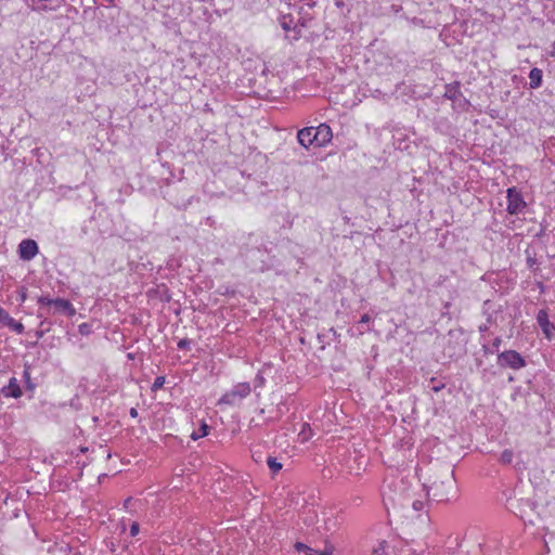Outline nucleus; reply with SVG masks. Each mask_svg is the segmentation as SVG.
Segmentation results:
<instances>
[{"instance_id": "24", "label": "nucleus", "mask_w": 555, "mask_h": 555, "mask_svg": "<svg viewBox=\"0 0 555 555\" xmlns=\"http://www.w3.org/2000/svg\"><path fill=\"white\" fill-rule=\"evenodd\" d=\"M370 321H371L370 315H369V314H364V315H362V318H361V320H360L359 324H360V325L367 324Z\"/></svg>"}, {"instance_id": "12", "label": "nucleus", "mask_w": 555, "mask_h": 555, "mask_svg": "<svg viewBox=\"0 0 555 555\" xmlns=\"http://www.w3.org/2000/svg\"><path fill=\"white\" fill-rule=\"evenodd\" d=\"M314 127H306L298 131L297 139L300 145L304 147H309L312 144H315V140L313 139Z\"/></svg>"}, {"instance_id": "22", "label": "nucleus", "mask_w": 555, "mask_h": 555, "mask_svg": "<svg viewBox=\"0 0 555 555\" xmlns=\"http://www.w3.org/2000/svg\"><path fill=\"white\" fill-rule=\"evenodd\" d=\"M8 317H9V313L7 312V310H4L0 306V323H3Z\"/></svg>"}, {"instance_id": "1", "label": "nucleus", "mask_w": 555, "mask_h": 555, "mask_svg": "<svg viewBox=\"0 0 555 555\" xmlns=\"http://www.w3.org/2000/svg\"><path fill=\"white\" fill-rule=\"evenodd\" d=\"M250 392L251 387L248 383H238L218 400V405H237L243 399L247 398Z\"/></svg>"}, {"instance_id": "17", "label": "nucleus", "mask_w": 555, "mask_h": 555, "mask_svg": "<svg viewBox=\"0 0 555 555\" xmlns=\"http://www.w3.org/2000/svg\"><path fill=\"white\" fill-rule=\"evenodd\" d=\"M267 464L272 473H278L282 468V464L274 457H269Z\"/></svg>"}, {"instance_id": "16", "label": "nucleus", "mask_w": 555, "mask_h": 555, "mask_svg": "<svg viewBox=\"0 0 555 555\" xmlns=\"http://www.w3.org/2000/svg\"><path fill=\"white\" fill-rule=\"evenodd\" d=\"M373 555H389L388 545L385 542L379 543V545L374 550ZM408 555H417L415 552H411Z\"/></svg>"}, {"instance_id": "14", "label": "nucleus", "mask_w": 555, "mask_h": 555, "mask_svg": "<svg viewBox=\"0 0 555 555\" xmlns=\"http://www.w3.org/2000/svg\"><path fill=\"white\" fill-rule=\"evenodd\" d=\"M2 324L11 328L16 334H23L25 330L24 325L21 322L13 319L10 314Z\"/></svg>"}, {"instance_id": "3", "label": "nucleus", "mask_w": 555, "mask_h": 555, "mask_svg": "<svg viewBox=\"0 0 555 555\" xmlns=\"http://www.w3.org/2000/svg\"><path fill=\"white\" fill-rule=\"evenodd\" d=\"M507 207L506 210L511 215H518L526 208V202L521 193L516 188H509L506 192Z\"/></svg>"}, {"instance_id": "23", "label": "nucleus", "mask_w": 555, "mask_h": 555, "mask_svg": "<svg viewBox=\"0 0 555 555\" xmlns=\"http://www.w3.org/2000/svg\"><path fill=\"white\" fill-rule=\"evenodd\" d=\"M281 24H282V27H283L285 30H289V29H291V22H287L285 16L283 17V20H282Z\"/></svg>"}, {"instance_id": "28", "label": "nucleus", "mask_w": 555, "mask_h": 555, "mask_svg": "<svg viewBox=\"0 0 555 555\" xmlns=\"http://www.w3.org/2000/svg\"><path fill=\"white\" fill-rule=\"evenodd\" d=\"M306 427H309V426L307 424H304V429L299 434L300 436H302L304 440L308 438L307 431H305Z\"/></svg>"}, {"instance_id": "18", "label": "nucleus", "mask_w": 555, "mask_h": 555, "mask_svg": "<svg viewBox=\"0 0 555 555\" xmlns=\"http://www.w3.org/2000/svg\"><path fill=\"white\" fill-rule=\"evenodd\" d=\"M513 456H514V454L511 450H504L501 453L500 461L504 464H509L513 461Z\"/></svg>"}, {"instance_id": "26", "label": "nucleus", "mask_w": 555, "mask_h": 555, "mask_svg": "<svg viewBox=\"0 0 555 555\" xmlns=\"http://www.w3.org/2000/svg\"><path fill=\"white\" fill-rule=\"evenodd\" d=\"M130 531H131V535H135L139 532V525L135 522L132 524Z\"/></svg>"}, {"instance_id": "30", "label": "nucleus", "mask_w": 555, "mask_h": 555, "mask_svg": "<svg viewBox=\"0 0 555 555\" xmlns=\"http://www.w3.org/2000/svg\"><path fill=\"white\" fill-rule=\"evenodd\" d=\"M130 415H131L132 417H137V415H138L137 410L132 408V409L130 410Z\"/></svg>"}, {"instance_id": "10", "label": "nucleus", "mask_w": 555, "mask_h": 555, "mask_svg": "<svg viewBox=\"0 0 555 555\" xmlns=\"http://www.w3.org/2000/svg\"><path fill=\"white\" fill-rule=\"evenodd\" d=\"M1 393L5 398H20L23 392L15 377H11L9 384L1 389Z\"/></svg>"}, {"instance_id": "31", "label": "nucleus", "mask_w": 555, "mask_h": 555, "mask_svg": "<svg viewBox=\"0 0 555 555\" xmlns=\"http://www.w3.org/2000/svg\"><path fill=\"white\" fill-rule=\"evenodd\" d=\"M183 346H185V343H184L183 340H181V341L179 343V347H180V348H182Z\"/></svg>"}, {"instance_id": "32", "label": "nucleus", "mask_w": 555, "mask_h": 555, "mask_svg": "<svg viewBox=\"0 0 555 555\" xmlns=\"http://www.w3.org/2000/svg\"><path fill=\"white\" fill-rule=\"evenodd\" d=\"M499 344H500V339L498 338V339L495 340V343H494V346H499Z\"/></svg>"}, {"instance_id": "19", "label": "nucleus", "mask_w": 555, "mask_h": 555, "mask_svg": "<svg viewBox=\"0 0 555 555\" xmlns=\"http://www.w3.org/2000/svg\"><path fill=\"white\" fill-rule=\"evenodd\" d=\"M78 332L83 335V336H87L91 333V325L89 323H81L79 326H78Z\"/></svg>"}, {"instance_id": "29", "label": "nucleus", "mask_w": 555, "mask_h": 555, "mask_svg": "<svg viewBox=\"0 0 555 555\" xmlns=\"http://www.w3.org/2000/svg\"><path fill=\"white\" fill-rule=\"evenodd\" d=\"M443 387H444V385L435 386V387L433 388V390H434L435 392H438V391H440Z\"/></svg>"}, {"instance_id": "7", "label": "nucleus", "mask_w": 555, "mask_h": 555, "mask_svg": "<svg viewBox=\"0 0 555 555\" xmlns=\"http://www.w3.org/2000/svg\"><path fill=\"white\" fill-rule=\"evenodd\" d=\"M538 324L540 325L543 334L547 339H552L555 334V326L548 320V314L545 310H540L537 315Z\"/></svg>"}, {"instance_id": "11", "label": "nucleus", "mask_w": 555, "mask_h": 555, "mask_svg": "<svg viewBox=\"0 0 555 555\" xmlns=\"http://www.w3.org/2000/svg\"><path fill=\"white\" fill-rule=\"evenodd\" d=\"M53 307H54L55 311L65 313L68 317H74L76 314L75 307L67 299L54 298Z\"/></svg>"}, {"instance_id": "21", "label": "nucleus", "mask_w": 555, "mask_h": 555, "mask_svg": "<svg viewBox=\"0 0 555 555\" xmlns=\"http://www.w3.org/2000/svg\"><path fill=\"white\" fill-rule=\"evenodd\" d=\"M53 298H50L48 296H41L38 298V304L41 306H53Z\"/></svg>"}, {"instance_id": "13", "label": "nucleus", "mask_w": 555, "mask_h": 555, "mask_svg": "<svg viewBox=\"0 0 555 555\" xmlns=\"http://www.w3.org/2000/svg\"><path fill=\"white\" fill-rule=\"evenodd\" d=\"M529 86L532 89H537L542 83V70L540 68H532L529 73Z\"/></svg>"}, {"instance_id": "25", "label": "nucleus", "mask_w": 555, "mask_h": 555, "mask_svg": "<svg viewBox=\"0 0 555 555\" xmlns=\"http://www.w3.org/2000/svg\"><path fill=\"white\" fill-rule=\"evenodd\" d=\"M256 383H257V386H262V385H263V383H264V378H263V376H262V375H260V374H258V375L256 376Z\"/></svg>"}, {"instance_id": "4", "label": "nucleus", "mask_w": 555, "mask_h": 555, "mask_svg": "<svg viewBox=\"0 0 555 555\" xmlns=\"http://www.w3.org/2000/svg\"><path fill=\"white\" fill-rule=\"evenodd\" d=\"M498 362L501 366H508L514 370H519L526 365L524 358L515 350L501 352Z\"/></svg>"}, {"instance_id": "15", "label": "nucleus", "mask_w": 555, "mask_h": 555, "mask_svg": "<svg viewBox=\"0 0 555 555\" xmlns=\"http://www.w3.org/2000/svg\"><path fill=\"white\" fill-rule=\"evenodd\" d=\"M208 429H209L208 425L205 422H203L201 427H199V429L198 430H194L191 434V438L193 440H197L199 438H203V437L208 435Z\"/></svg>"}, {"instance_id": "8", "label": "nucleus", "mask_w": 555, "mask_h": 555, "mask_svg": "<svg viewBox=\"0 0 555 555\" xmlns=\"http://www.w3.org/2000/svg\"><path fill=\"white\" fill-rule=\"evenodd\" d=\"M294 547L298 553H304L305 555H332L334 551L333 546L328 544H325L323 550H317L305 543L296 542Z\"/></svg>"}, {"instance_id": "2", "label": "nucleus", "mask_w": 555, "mask_h": 555, "mask_svg": "<svg viewBox=\"0 0 555 555\" xmlns=\"http://www.w3.org/2000/svg\"><path fill=\"white\" fill-rule=\"evenodd\" d=\"M454 488L452 478L435 482L427 490V494L431 495L435 501L442 502L450 500V492Z\"/></svg>"}, {"instance_id": "20", "label": "nucleus", "mask_w": 555, "mask_h": 555, "mask_svg": "<svg viewBox=\"0 0 555 555\" xmlns=\"http://www.w3.org/2000/svg\"><path fill=\"white\" fill-rule=\"evenodd\" d=\"M165 384V377L164 376H158L155 378L153 385H152V390H157L159 388H162Z\"/></svg>"}, {"instance_id": "6", "label": "nucleus", "mask_w": 555, "mask_h": 555, "mask_svg": "<svg viewBox=\"0 0 555 555\" xmlns=\"http://www.w3.org/2000/svg\"><path fill=\"white\" fill-rule=\"evenodd\" d=\"M38 254V245L34 240H23L18 245L20 258L29 261Z\"/></svg>"}, {"instance_id": "27", "label": "nucleus", "mask_w": 555, "mask_h": 555, "mask_svg": "<svg viewBox=\"0 0 555 555\" xmlns=\"http://www.w3.org/2000/svg\"><path fill=\"white\" fill-rule=\"evenodd\" d=\"M413 508H414L415 511H421V509L423 508V503H422L421 501H415V502L413 503Z\"/></svg>"}, {"instance_id": "9", "label": "nucleus", "mask_w": 555, "mask_h": 555, "mask_svg": "<svg viewBox=\"0 0 555 555\" xmlns=\"http://www.w3.org/2000/svg\"><path fill=\"white\" fill-rule=\"evenodd\" d=\"M337 526L338 521L332 513H323L322 519L318 520L317 530L319 532H328L335 530Z\"/></svg>"}, {"instance_id": "5", "label": "nucleus", "mask_w": 555, "mask_h": 555, "mask_svg": "<svg viewBox=\"0 0 555 555\" xmlns=\"http://www.w3.org/2000/svg\"><path fill=\"white\" fill-rule=\"evenodd\" d=\"M313 139L315 140L317 146L328 144L333 139L331 127L326 124H320L318 127H314Z\"/></svg>"}]
</instances>
